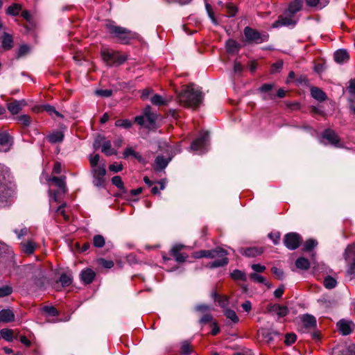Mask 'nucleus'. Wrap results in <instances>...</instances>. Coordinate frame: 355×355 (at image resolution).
<instances>
[{
  "label": "nucleus",
  "instance_id": "nucleus-48",
  "mask_svg": "<svg viewBox=\"0 0 355 355\" xmlns=\"http://www.w3.org/2000/svg\"><path fill=\"white\" fill-rule=\"evenodd\" d=\"M12 292V287L9 286H3L0 288V297H6Z\"/></svg>",
  "mask_w": 355,
  "mask_h": 355
},
{
  "label": "nucleus",
  "instance_id": "nucleus-9",
  "mask_svg": "<svg viewBox=\"0 0 355 355\" xmlns=\"http://www.w3.org/2000/svg\"><path fill=\"white\" fill-rule=\"evenodd\" d=\"M302 242L301 236L295 232L286 234L284 239L286 247L289 250H295Z\"/></svg>",
  "mask_w": 355,
  "mask_h": 355
},
{
  "label": "nucleus",
  "instance_id": "nucleus-46",
  "mask_svg": "<svg viewBox=\"0 0 355 355\" xmlns=\"http://www.w3.org/2000/svg\"><path fill=\"white\" fill-rule=\"evenodd\" d=\"M60 282L62 286H68L72 283V279L69 275L62 274L60 277Z\"/></svg>",
  "mask_w": 355,
  "mask_h": 355
},
{
  "label": "nucleus",
  "instance_id": "nucleus-44",
  "mask_svg": "<svg viewBox=\"0 0 355 355\" xmlns=\"http://www.w3.org/2000/svg\"><path fill=\"white\" fill-rule=\"evenodd\" d=\"M318 245V242L314 239H309L307 240L303 248V250L308 252L311 250L313 248H314Z\"/></svg>",
  "mask_w": 355,
  "mask_h": 355
},
{
  "label": "nucleus",
  "instance_id": "nucleus-50",
  "mask_svg": "<svg viewBox=\"0 0 355 355\" xmlns=\"http://www.w3.org/2000/svg\"><path fill=\"white\" fill-rule=\"evenodd\" d=\"M89 163L92 166V168H94V167H98V163L100 159V156L98 154H96L94 155H90L89 157Z\"/></svg>",
  "mask_w": 355,
  "mask_h": 355
},
{
  "label": "nucleus",
  "instance_id": "nucleus-51",
  "mask_svg": "<svg viewBox=\"0 0 355 355\" xmlns=\"http://www.w3.org/2000/svg\"><path fill=\"white\" fill-rule=\"evenodd\" d=\"M98 262L105 268L110 269L114 266V261L112 260H106L101 258L98 260Z\"/></svg>",
  "mask_w": 355,
  "mask_h": 355
},
{
  "label": "nucleus",
  "instance_id": "nucleus-31",
  "mask_svg": "<svg viewBox=\"0 0 355 355\" xmlns=\"http://www.w3.org/2000/svg\"><path fill=\"white\" fill-rule=\"evenodd\" d=\"M101 151L108 156L115 153L114 149L112 148L111 141L109 140H105L103 141Z\"/></svg>",
  "mask_w": 355,
  "mask_h": 355
},
{
  "label": "nucleus",
  "instance_id": "nucleus-45",
  "mask_svg": "<svg viewBox=\"0 0 355 355\" xmlns=\"http://www.w3.org/2000/svg\"><path fill=\"white\" fill-rule=\"evenodd\" d=\"M231 277L235 280H239V279L243 280V281L245 280V273L239 270H234L231 273Z\"/></svg>",
  "mask_w": 355,
  "mask_h": 355
},
{
  "label": "nucleus",
  "instance_id": "nucleus-3",
  "mask_svg": "<svg viewBox=\"0 0 355 355\" xmlns=\"http://www.w3.org/2000/svg\"><path fill=\"white\" fill-rule=\"evenodd\" d=\"M302 7V0H294L291 1L285 15L279 16V19L272 24V27L276 28L282 26H295L297 19L295 17L294 15L300 11Z\"/></svg>",
  "mask_w": 355,
  "mask_h": 355
},
{
  "label": "nucleus",
  "instance_id": "nucleus-7",
  "mask_svg": "<svg viewBox=\"0 0 355 355\" xmlns=\"http://www.w3.org/2000/svg\"><path fill=\"white\" fill-rule=\"evenodd\" d=\"M209 142V132H202L200 136L194 140L191 145V150L194 151H200V153L207 150V144Z\"/></svg>",
  "mask_w": 355,
  "mask_h": 355
},
{
  "label": "nucleus",
  "instance_id": "nucleus-36",
  "mask_svg": "<svg viewBox=\"0 0 355 355\" xmlns=\"http://www.w3.org/2000/svg\"><path fill=\"white\" fill-rule=\"evenodd\" d=\"M226 49L229 53H235L238 51L239 49V44L233 40H229L226 42Z\"/></svg>",
  "mask_w": 355,
  "mask_h": 355
},
{
  "label": "nucleus",
  "instance_id": "nucleus-32",
  "mask_svg": "<svg viewBox=\"0 0 355 355\" xmlns=\"http://www.w3.org/2000/svg\"><path fill=\"white\" fill-rule=\"evenodd\" d=\"M168 160L164 156H157L155 159V167L157 170H162L166 167Z\"/></svg>",
  "mask_w": 355,
  "mask_h": 355
},
{
  "label": "nucleus",
  "instance_id": "nucleus-13",
  "mask_svg": "<svg viewBox=\"0 0 355 355\" xmlns=\"http://www.w3.org/2000/svg\"><path fill=\"white\" fill-rule=\"evenodd\" d=\"M337 327L343 335H349L354 328L355 324L350 320H340L337 322Z\"/></svg>",
  "mask_w": 355,
  "mask_h": 355
},
{
  "label": "nucleus",
  "instance_id": "nucleus-56",
  "mask_svg": "<svg viewBox=\"0 0 355 355\" xmlns=\"http://www.w3.org/2000/svg\"><path fill=\"white\" fill-rule=\"evenodd\" d=\"M283 67V61L278 60L272 65L271 71L272 73H276L279 71Z\"/></svg>",
  "mask_w": 355,
  "mask_h": 355
},
{
  "label": "nucleus",
  "instance_id": "nucleus-11",
  "mask_svg": "<svg viewBox=\"0 0 355 355\" xmlns=\"http://www.w3.org/2000/svg\"><path fill=\"white\" fill-rule=\"evenodd\" d=\"M157 114H152L146 116H138L135 117V122L140 125H143L147 128H153L155 125Z\"/></svg>",
  "mask_w": 355,
  "mask_h": 355
},
{
  "label": "nucleus",
  "instance_id": "nucleus-10",
  "mask_svg": "<svg viewBox=\"0 0 355 355\" xmlns=\"http://www.w3.org/2000/svg\"><path fill=\"white\" fill-rule=\"evenodd\" d=\"M42 275V271L40 266L27 264L24 266V277L27 279H35Z\"/></svg>",
  "mask_w": 355,
  "mask_h": 355
},
{
  "label": "nucleus",
  "instance_id": "nucleus-62",
  "mask_svg": "<svg viewBox=\"0 0 355 355\" xmlns=\"http://www.w3.org/2000/svg\"><path fill=\"white\" fill-rule=\"evenodd\" d=\"M347 275L350 276V279H352L353 277H355V259L354 262L351 264L350 267L348 268L347 271Z\"/></svg>",
  "mask_w": 355,
  "mask_h": 355
},
{
  "label": "nucleus",
  "instance_id": "nucleus-47",
  "mask_svg": "<svg viewBox=\"0 0 355 355\" xmlns=\"http://www.w3.org/2000/svg\"><path fill=\"white\" fill-rule=\"evenodd\" d=\"M250 278L255 282L266 284V279L256 272L250 274Z\"/></svg>",
  "mask_w": 355,
  "mask_h": 355
},
{
  "label": "nucleus",
  "instance_id": "nucleus-16",
  "mask_svg": "<svg viewBox=\"0 0 355 355\" xmlns=\"http://www.w3.org/2000/svg\"><path fill=\"white\" fill-rule=\"evenodd\" d=\"M322 137L326 139L329 143L336 147H339V138L334 130L327 129L322 134Z\"/></svg>",
  "mask_w": 355,
  "mask_h": 355
},
{
  "label": "nucleus",
  "instance_id": "nucleus-4",
  "mask_svg": "<svg viewBox=\"0 0 355 355\" xmlns=\"http://www.w3.org/2000/svg\"><path fill=\"white\" fill-rule=\"evenodd\" d=\"M105 27L113 38L123 44H128L131 40L137 37L135 33L125 28L117 26L114 21H107Z\"/></svg>",
  "mask_w": 355,
  "mask_h": 355
},
{
  "label": "nucleus",
  "instance_id": "nucleus-37",
  "mask_svg": "<svg viewBox=\"0 0 355 355\" xmlns=\"http://www.w3.org/2000/svg\"><path fill=\"white\" fill-rule=\"evenodd\" d=\"M213 296L215 298V300L218 298L217 301L220 306H221L223 309L227 307L229 304V298L227 296H219L216 294V293H214L213 294Z\"/></svg>",
  "mask_w": 355,
  "mask_h": 355
},
{
  "label": "nucleus",
  "instance_id": "nucleus-25",
  "mask_svg": "<svg viewBox=\"0 0 355 355\" xmlns=\"http://www.w3.org/2000/svg\"><path fill=\"white\" fill-rule=\"evenodd\" d=\"M302 322L306 328H313L316 326V320L311 315H304L302 318Z\"/></svg>",
  "mask_w": 355,
  "mask_h": 355
},
{
  "label": "nucleus",
  "instance_id": "nucleus-59",
  "mask_svg": "<svg viewBox=\"0 0 355 355\" xmlns=\"http://www.w3.org/2000/svg\"><path fill=\"white\" fill-rule=\"evenodd\" d=\"M205 7H206V10H207V14H208L209 18L211 19L213 23L216 24V20L214 17V12L211 9V6L209 3H206Z\"/></svg>",
  "mask_w": 355,
  "mask_h": 355
},
{
  "label": "nucleus",
  "instance_id": "nucleus-1",
  "mask_svg": "<svg viewBox=\"0 0 355 355\" xmlns=\"http://www.w3.org/2000/svg\"><path fill=\"white\" fill-rule=\"evenodd\" d=\"M178 98L179 103L184 106L196 107L202 103L203 94L200 89L191 85L185 87L178 94Z\"/></svg>",
  "mask_w": 355,
  "mask_h": 355
},
{
  "label": "nucleus",
  "instance_id": "nucleus-60",
  "mask_svg": "<svg viewBox=\"0 0 355 355\" xmlns=\"http://www.w3.org/2000/svg\"><path fill=\"white\" fill-rule=\"evenodd\" d=\"M226 7L230 17H233L236 15L237 9L233 4L228 3Z\"/></svg>",
  "mask_w": 355,
  "mask_h": 355
},
{
  "label": "nucleus",
  "instance_id": "nucleus-55",
  "mask_svg": "<svg viewBox=\"0 0 355 355\" xmlns=\"http://www.w3.org/2000/svg\"><path fill=\"white\" fill-rule=\"evenodd\" d=\"M296 336L295 334H287L286 335V338H285V344L287 345H292L293 343H294L296 340Z\"/></svg>",
  "mask_w": 355,
  "mask_h": 355
},
{
  "label": "nucleus",
  "instance_id": "nucleus-27",
  "mask_svg": "<svg viewBox=\"0 0 355 355\" xmlns=\"http://www.w3.org/2000/svg\"><path fill=\"white\" fill-rule=\"evenodd\" d=\"M263 252V250L262 248H258V247H252L248 248L244 250V254L246 257H255L258 255H260Z\"/></svg>",
  "mask_w": 355,
  "mask_h": 355
},
{
  "label": "nucleus",
  "instance_id": "nucleus-18",
  "mask_svg": "<svg viewBox=\"0 0 355 355\" xmlns=\"http://www.w3.org/2000/svg\"><path fill=\"white\" fill-rule=\"evenodd\" d=\"M332 355H355V345L351 344L342 349L336 348Z\"/></svg>",
  "mask_w": 355,
  "mask_h": 355
},
{
  "label": "nucleus",
  "instance_id": "nucleus-43",
  "mask_svg": "<svg viewBox=\"0 0 355 355\" xmlns=\"http://www.w3.org/2000/svg\"><path fill=\"white\" fill-rule=\"evenodd\" d=\"M105 239L101 235H96L93 239V244L96 248H102L105 245Z\"/></svg>",
  "mask_w": 355,
  "mask_h": 355
},
{
  "label": "nucleus",
  "instance_id": "nucleus-41",
  "mask_svg": "<svg viewBox=\"0 0 355 355\" xmlns=\"http://www.w3.org/2000/svg\"><path fill=\"white\" fill-rule=\"evenodd\" d=\"M115 125L125 129H129L132 127V123L129 119H119L116 121Z\"/></svg>",
  "mask_w": 355,
  "mask_h": 355
},
{
  "label": "nucleus",
  "instance_id": "nucleus-29",
  "mask_svg": "<svg viewBox=\"0 0 355 355\" xmlns=\"http://www.w3.org/2000/svg\"><path fill=\"white\" fill-rule=\"evenodd\" d=\"M270 311L275 312L279 317L285 316L288 314V309L286 306L274 304L270 306Z\"/></svg>",
  "mask_w": 355,
  "mask_h": 355
},
{
  "label": "nucleus",
  "instance_id": "nucleus-35",
  "mask_svg": "<svg viewBox=\"0 0 355 355\" xmlns=\"http://www.w3.org/2000/svg\"><path fill=\"white\" fill-rule=\"evenodd\" d=\"M21 10V6L19 3H14L10 6L7 9V14L12 16L17 15Z\"/></svg>",
  "mask_w": 355,
  "mask_h": 355
},
{
  "label": "nucleus",
  "instance_id": "nucleus-38",
  "mask_svg": "<svg viewBox=\"0 0 355 355\" xmlns=\"http://www.w3.org/2000/svg\"><path fill=\"white\" fill-rule=\"evenodd\" d=\"M323 284L326 288L332 289L336 286L337 282L332 277L328 276L324 279Z\"/></svg>",
  "mask_w": 355,
  "mask_h": 355
},
{
  "label": "nucleus",
  "instance_id": "nucleus-49",
  "mask_svg": "<svg viewBox=\"0 0 355 355\" xmlns=\"http://www.w3.org/2000/svg\"><path fill=\"white\" fill-rule=\"evenodd\" d=\"M67 204L66 203H62L60 206H59L56 209H55V212L60 214L61 216H63L64 220L67 221L69 220V217L68 215L66 214L65 213V211L64 209V208L66 207Z\"/></svg>",
  "mask_w": 355,
  "mask_h": 355
},
{
  "label": "nucleus",
  "instance_id": "nucleus-34",
  "mask_svg": "<svg viewBox=\"0 0 355 355\" xmlns=\"http://www.w3.org/2000/svg\"><path fill=\"white\" fill-rule=\"evenodd\" d=\"M151 103L157 106L164 105L167 103L166 98L159 94L153 95L150 98Z\"/></svg>",
  "mask_w": 355,
  "mask_h": 355
},
{
  "label": "nucleus",
  "instance_id": "nucleus-20",
  "mask_svg": "<svg viewBox=\"0 0 355 355\" xmlns=\"http://www.w3.org/2000/svg\"><path fill=\"white\" fill-rule=\"evenodd\" d=\"M15 319L13 312L10 309H3L0 311V323L10 322Z\"/></svg>",
  "mask_w": 355,
  "mask_h": 355
},
{
  "label": "nucleus",
  "instance_id": "nucleus-26",
  "mask_svg": "<svg viewBox=\"0 0 355 355\" xmlns=\"http://www.w3.org/2000/svg\"><path fill=\"white\" fill-rule=\"evenodd\" d=\"M49 181H52L63 192H66V183L65 177H53L49 179Z\"/></svg>",
  "mask_w": 355,
  "mask_h": 355
},
{
  "label": "nucleus",
  "instance_id": "nucleus-2",
  "mask_svg": "<svg viewBox=\"0 0 355 355\" xmlns=\"http://www.w3.org/2000/svg\"><path fill=\"white\" fill-rule=\"evenodd\" d=\"M226 250L217 248L214 250H203L195 252L193 257L196 259H200L202 257L216 259L215 261L209 263L207 266L210 268H215L224 266L228 263V259L227 258Z\"/></svg>",
  "mask_w": 355,
  "mask_h": 355
},
{
  "label": "nucleus",
  "instance_id": "nucleus-42",
  "mask_svg": "<svg viewBox=\"0 0 355 355\" xmlns=\"http://www.w3.org/2000/svg\"><path fill=\"white\" fill-rule=\"evenodd\" d=\"M306 3L309 6H318L320 8L324 7L327 3V1L323 2L322 0H306Z\"/></svg>",
  "mask_w": 355,
  "mask_h": 355
},
{
  "label": "nucleus",
  "instance_id": "nucleus-53",
  "mask_svg": "<svg viewBox=\"0 0 355 355\" xmlns=\"http://www.w3.org/2000/svg\"><path fill=\"white\" fill-rule=\"evenodd\" d=\"M112 182L114 186H116V187H118L119 189H122L123 187V182L120 176H118V175L114 176L112 178Z\"/></svg>",
  "mask_w": 355,
  "mask_h": 355
},
{
  "label": "nucleus",
  "instance_id": "nucleus-39",
  "mask_svg": "<svg viewBox=\"0 0 355 355\" xmlns=\"http://www.w3.org/2000/svg\"><path fill=\"white\" fill-rule=\"evenodd\" d=\"M224 314L228 319H230L233 322L236 323L239 322V318L234 311L226 309L224 311Z\"/></svg>",
  "mask_w": 355,
  "mask_h": 355
},
{
  "label": "nucleus",
  "instance_id": "nucleus-6",
  "mask_svg": "<svg viewBox=\"0 0 355 355\" xmlns=\"http://www.w3.org/2000/svg\"><path fill=\"white\" fill-rule=\"evenodd\" d=\"M244 35L247 41L250 42H254L256 44L266 42L268 38V35L267 34H261L257 31L248 26L245 28Z\"/></svg>",
  "mask_w": 355,
  "mask_h": 355
},
{
  "label": "nucleus",
  "instance_id": "nucleus-57",
  "mask_svg": "<svg viewBox=\"0 0 355 355\" xmlns=\"http://www.w3.org/2000/svg\"><path fill=\"white\" fill-rule=\"evenodd\" d=\"M268 237L273 241L275 245L279 243V241L280 239V233L279 232H271L268 234Z\"/></svg>",
  "mask_w": 355,
  "mask_h": 355
},
{
  "label": "nucleus",
  "instance_id": "nucleus-33",
  "mask_svg": "<svg viewBox=\"0 0 355 355\" xmlns=\"http://www.w3.org/2000/svg\"><path fill=\"white\" fill-rule=\"evenodd\" d=\"M295 266L299 269L307 270L310 266V263L308 259L304 257H300L296 260Z\"/></svg>",
  "mask_w": 355,
  "mask_h": 355
},
{
  "label": "nucleus",
  "instance_id": "nucleus-22",
  "mask_svg": "<svg viewBox=\"0 0 355 355\" xmlns=\"http://www.w3.org/2000/svg\"><path fill=\"white\" fill-rule=\"evenodd\" d=\"M13 46V40L12 35L4 33L1 37V46L6 50L11 49Z\"/></svg>",
  "mask_w": 355,
  "mask_h": 355
},
{
  "label": "nucleus",
  "instance_id": "nucleus-8",
  "mask_svg": "<svg viewBox=\"0 0 355 355\" xmlns=\"http://www.w3.org/2000/svg\"><path fill=\"white\" fill-rule=\"evenodd\" d=\"M93 175V183L96 187H102L105 182V176L106 174L105 166L104 165L98 166L92 168Z\"/></svg>",
  "mask_w": 355,
  "mask_h": 355
},
{
  "label": "nucleus",
  "instance_id": "nucleus-12",
  "mask_svg": "<svg viewBox=\"0 0 355 355\" xmlns=\"http://www.w3.org/2000/svg\"><path fill=\"white\" fill-rule=\"evenodd\" d=\"M184 248L185 246L182 244H176L173 245L171 250V254L175 258V260L178 263L184 262L189 257L188 254L180 252V251Z\"/></svg>",
  "mask_w": 355,
  "mask_h": 355
},
{
  "label": "nucleus",
  "instance_id": "nucleus-40",
  "mask_svg": "<svg viewBox=\"0 0 355 355\" xmlns=\"http://www.w3.org/2000/svg\"><path fill=\"white\" fill-rule=\"evenodd\" d=\"M1 337L7 341H11L13 338V331L8 329H3L0 331Z\"/></svg>",
  "mask_w": 355,
  "mask_h": 355
},
{
  "label": "nucleus",
  "instance_id": "nucleus-23",
  "mask_svg": "<svg viewBox=\"0 0 355 355\" xmlns=\"http://www.w3.org/2000/svg\"><path fill=\"white\" fill-rule=\"evenodd\" d=\"M259 335L261 336L266 342L270 343L273 339V336H277L278 334L276 331H272L268 329H261L259 331Z\"/></svg>",
  "mask_w": 355,
  "mask_h": 355
},
{
  "label": "nucleus",
  "instance_id": "nucleus-63",
  "mask_svg": "<svg viewBox=\"0 0 355 355\" xmlns=\"http://www.w3.org/2000/svg\"><path fill=\"white\" fill-rule=\"evenodd\" d=\"M274 87V85L272 84H263L260 88L259 91L261 92H269L270 90L272 89Z\"/></svg>",
  "mask_w": 355,
  "mask_h": 355
},
{
  "label": "nucleus",
  "instance_id": "nucleus-28",
  "mask_svg": "<svg viewBox=\"0 0 355 355\" xmlns=\"http://www.w3.org/2000/svg\"><path fill=\"white\" fill-rule=\"evenodd\" d=\"M47 138L51 143H60L62 141L64 135L61 131H55L49 135Z\"/></svg>",
  "mask_w": 355,
  "mask_h": 355
},
{
  "label": "nucleus",
  "instance_id": "nucleus-61",
  "mask_svg": "<svg viewBox=\"0 0 355 355\" xmlns=\"http://www.w3.org/2000/svg\"><path fill=\"white\" fill-rule=\"evenodd\" d=\"M105 141V139L103 137H98L96 138L93 144V146L94 149H98L100 147L102 148V143Z\"/></svg>",
  "mask_w": 355,
  "mask_h": 355
},
{
  "label": "nucleus",
  "instance_id": "nucleus-19",
  "mask_svg": "<svg viewBox=\"0 0 355 355\" xmlns=\"http://www.w3.org/2000/svg\"><path fill=\"white\" fill-rule=\"evenodd\" d=\"M349 58V54L346 50L340 49L335 52L334 59L335 61L339 64H343L348 61Z\"/></svg>",
  "mask_w": 355,
  "mask_h": 355
},
{
  "label": "nucleus",
  "instance_id": "nucleus-64",
  "mask_svg": "<svg viewBox=\"0 0 355 355\" xmlns=\"http://www.w3.org/2000/svg\"><path fill=\"white\" fill-rule=\"evenodd\" d=\"M348 91L352 95L355 96V79L351 80L349 81Z\"/></svg>",
  "mask_w": 355,
  "mask_h": 355
},
{
  "label": "nucleus",
  "instance_id": "nucleus-54",
  "mask_svg": "<svg viewBox=\"0 0 355 355\" xmlns=\"http://www.w3.org/2000/svg\"><path fill=\"white\" fill-rule=\"evenodd\" d=\"M95 94L100 96L109 97L112 95V91L111 89H98L95 91Z\"/></svg>",
  "mask_w": 355,
  "mask_h": 355
},
{
  "label": "nucleus",
  "instance_id": "nucleus-58",
  "mask_svg": "<svg viewBox=\"0 0 355 355\" xmlns=\"http://www.w3.org/2000/svg\"><path fill=\"white\" fill-rule=\"evenodd\" d=\"M123 169V165L121 164H113L109 166V170L112 172L118 173Z\"/></svg>",
  "mask_w": 355,
  "mask_h": 355
},
{
  "label": "nucleus",
  "instance_id": "nucleus-24",
  "mask_svg": "<svg viewBox=\"0 0 355 355\" xmlns=\"http://www.w3.org/2000/svg\"><path fill=\"white\" fill-rule=\"evenodd\" d=\"M130 156H132L141 163L145 162L144 157L139 153L132 150V148H127L123 152V158H127Z\"/></svg>",
  "mask_w": 355,
  "mask_h": 355
},
{
  "label": "nucleus",
  "instance_id": "nucleus-17",
  "mask_svg": "<svg viewBox=\"0 0 355 355\" xmlns=\"http://www.w3.org/2000/svg\"><path fill=\"white\" fill-rule=\"evenodd\" d=\"M40 248V244L34 241L33 239H29L24 242V254L30 256Z\"/></svg>",
  "mask_w": 355,
  "mask_h": 355
},
{
  "label": "nucleus",
  "instance_id": "nucleus-5",
  "mask_svg": "<svg viewBox=\"0 0 355 355\" xmlns=\"http://www.w3.org/2000/svg\"><path fill=\"white\" fill-rule=\"evenodd\" d=\"M101 55L103 62L110 67L120 66L128 60V55L107 48L101 49Z\"/></svg>",
  "mask_w": 355,
  "mask_h": 355
},
{
  "label": "nucleus",
  "instance_id": "nucleus-21",
  "mask_svg": "<svg viewBox=\"0 0 355 355\" xmlns=\"http://www.w3.org/2000/svg\"><path fill=\"white\" fill-rule=\"evenodd\" d=\"M311 96L318 101H324L327 98L325 93L318 87H312L311 89Z\"/></svg>",
  "mask_w": 355,
  "mask_h": 355
},
{
  "label": "nucleus",
  "instance_id": "nucleus-52",
  "mask_svg": "<svg viewBox=\"0 0 355 355\" xmlns=\"http://www.w3.org/2000/svg\"><path fill=\"white\" fill-rule=\"evenodd\" d=\"M44 110L47 112L51 116H53V114L56 115L57 116H61V114L55 110V107L53 106L46 105L44 106Z\"/></svg>",
  "mask_w": 355,
  "mask_h": 355
},
{
  "label": "nucleus",
  "instance_id": "nucleus-14",
  "mask_svg": "<svg viewBox=\"0 0 355 355\" xmlns=\"http://www.w3.org/2000/svg\"><path fill=\"white\" fill-rule=\"evenodd\" d=\"M12 144V139L10 135L6 131L0 132V151H8Z\"/></svg>",
  "mask_w": 355,
  "mask_h": 355
},
{
  "label": "nucleus",
  "instance_id": "nucleus-15",
  "mask_svg": "<svg viewBox=\"0 0 355 355\" xmlns=\"http://www.w3.org/2000/svg\"><path fill=\"white\" fill-rule=\"evenodd\" d=\"M96 277L95 272L91 268L83 270L80 274V278L85 284H91Z\"/></svg>",
  "mask_w": 355,
  "mask_h": 355
},
{
  "label": "nucleus",
  "instance_id": "nucleus-30",
  "mask_svg": "<svg viewBox=\"0 0 355 355\" xmlns=\"http://www.w3.org/2000/svg\"><path fill=\"white\" fill-rule=\"evenodd\" d=\"M8 109L12 114H16L21 109V105L20 101H13L8 103Z\"/></svg>",
  "mask_w": 355,
  "mask_h": 355
}]
</instances>
